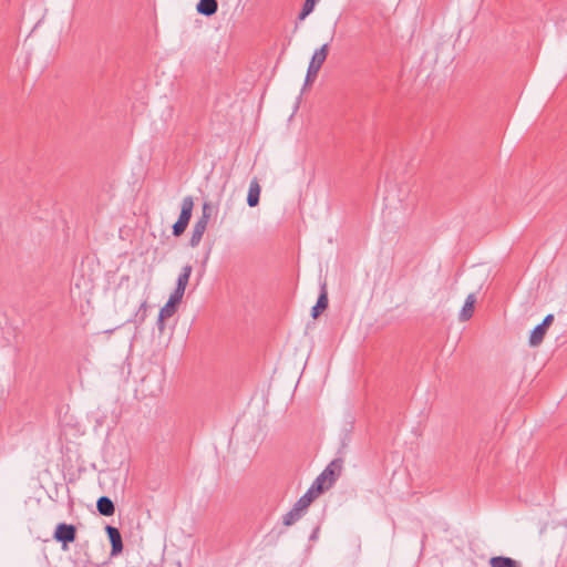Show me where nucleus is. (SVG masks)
Listing matches in <instances>:
<instances>
[{
  "label": "nucleus",
  "instance_id": "5",
  "mask_svg": "<svg viewBox=\"0 0 567 567\" xmlns=\"http://www.w3.org/2000/svg\"><path fill=\"white\" fill-rule=\"evenodd\" d=\"M208 210H209V205L207 203H205L204 207H203V216L195 223L193 231H192V237L189 240V244L192 247H196L203 238V235L207 227V220L209 217Z\"/></svg>",
  "mask_w": 567,
  "mask_h": 567
},
{
  "label": "nucleus",
  "instance_id": "11",
  "mask_svg": "<svg viewBox=\"0 0 567 567\" xmlns=\"http://www.w3.org/2000/svg\"><path fill=\"white\" fill-rule=\"evenodd\" d=\"M260 192L261 187L257 178H254L249 184L247 194V204L249 207H256L259 204Z\"/></svg>",
  "mask_w": 567,
  "mask_h": 567
},
{
  "label": "nucleus",
  "instance_id": "17",
  "mask_svg": "<svg viewBox=\"0 0 567 567\" xmlns=\"http://www.w3.org/2000/svg\"><path fill=\"white\" fill-rule=\"evenodd\" d=\"M197 11L204 16H213V0H200L197 4Z\"/></svg>",
  "mask_w": 567,
  "mask_h": 567
},
{
  "label": "nucleus",
  "instance_id": "22",
  "mask_svg": "<svg viewBox=\"0 0 567 567\" xmlns=\"http://www.w3.org/2000/svg\"><path fill=\"white\" fill-rule=\"evenodd\" d=\"M566 526H567V524H566Z\"/></svg>",
  "mask_w": 567,
  "mask_h": 567
},
{
  "label": "nucleus",
  "instance_id": "4",
  "mask_svg": "<svg viewBox=\"0 0 567 567\" xmlns=\"http://www.w3.org/2000/svg\"><path fill=\"white\" fill-rule=\"evenodd\" d=\"M194 208V202L190 196H186L182 202V209L179 217L177 221L173 225V235L178 237L181 236L185 229L187 228V225L189 223V219L192 217V212Z\"/></svg>",
  "mask_w": 567,
  "mask_h": 567
},
{
  "label": "nucleus",
  "instance_id": "7",
  "mask_svg": "<svg viewBox=\"0 0 567 567\" xmlns=\"http://www.w3.org/2000/svg\"><path fill=\"white\" fill-rule=\"evenodd\" d=\"M329 306L327 285L323 282L320 287L316 305L311 308V317L317 319Z\"/></svg>",
  "mask_w": 567,
  "mask_h": 567
},
{
  "label": "nucleus",
  "instance_id": "19",
  "mask_svg": "<svg viewBox=\"0 0 567 567\" xmlns=\"http://www.w3.org/2000/svg\"><path fill=\"white\" fill-rule=\"evenodd\" d=\"M319 532H320V527H319V526H317V527L312 530V533H311V535H310L309 539H310V540H316V539L318 538Z\"/></svg>",
  "mask_w": 567,
  "mask_h": 567
},
{
  "label": "nucleus",
  "instance_id": "10",
  "mask_svg": "<svg viewBox=\"0 0 567 567\" xmlns=\"http://www.w3.org/2000/svg\"><path fill=\"white\" fill-rule=\"evenodd\" d=\"M475 302H476L475 293H470L466 297L465 302L460 311V315H458L460 321H467L473 317Z\"/></svg>",
  "mask_w": 567,
  "mask_h": 567
},
{
  "label": "nucleus",
  "instance_id": "15",
  "mask_svg": "<svg viewBox=\"0 0 567 567\" xmlns=\"http://www.w3.org/2000/svg\"><path fill=\"white\" fill-rule=\"evenodd\" d=\"M302 509L293 504L292 508L282 516V524L291 526L302 517Z\"/></svg>",
  "mask_w": 567,
  "mask_h": 567
},
{
  "label": "nucleus",
  "instance_id": "13",
  "mask_svg": "<svg viewBox=\"0 0 567 567\" xmlns=\"http://www.w3.org/2000/svg\"><path fill=\"white\" fill-rule=\"evenodd\" d=\"M97 511L103 516H111L115 512V506L112 499L107 496H101L96 502Z\"/></svg>",
  "mask_w": 567,
  "mask_h": 567
},
{
  "label": "nucleus",
  "instance_id": "2",
  "mask_svg": "<svg viewBox=\"0 0 567 567\" xmlns=\"http://www.w3.org/2000/svg\"><path fill=\"white\" fill-rule=\"evenodd\" d=\"M343 468V458L337 457L332 460L326 468L316 477L312 485L319 489V492H326L331 488L337 480L340 477Z\"/></svg>",
  "mask_w": 567,
  "mask_h": 567
},
{
  "label": "nucleus",
  "instance_id": "3",
  "mask_svg": "<svg viewBox=\"0 0 567 567\" xmlns=\"http://www.w3.org/2000/svg\"><path fill=\"white\" fill-rule=\"evenodd\" d=\"M328 53H329V43L322 44L319 49H317L313 52V54L310 59L309 65H308V70H307V74H306V79H305V83H303V89L313 83L322 64L324 63V61L328 56Z\"/></svg>",
  "mask_w": 567,
  "mask_h": 567
},
{
  "label": "nucleus",
  "instance_id": "20",
  "mask_svg": "<svg viewBox=\"0 0 567 567\" xmlns=\"http://www.w3.org/2000/svg\"><path fill=\"white\" fill-rule=\"evenodd\" d=\"M146 306H147V303H146V301H144V302L141 305V307H140V310H143V311L145 312V310H146Z\"/></svg>",
  "mask_w": 567,
  "mask_h": 567
},
{
  "label": "nucleus",
  "instance_id": "18",
  "mask_svg": "<svg viewBox=\"0 0 567 567\" xmlns=\"http://www.w3.org/2000/svg\"><path fill=\"white\" fill-rule=\"evenodd\" d=\"M554 321V315L553 313H549L547 315L543 321L540 322L542 326H544L547 330L548 328L550 327V324L553 323Z\"/></svg>",
  "mask_w": 567,
  "mask_h": 567
},
{
  "label": "nucleus",
  "instance_id": "8",
  "mask_svg": "<svg viewBox=\"0 0 567 567\" xmlns=\"http://www.w3.org/2000/svg\"><path fill=\"white\" fill-rule=\"evenodd\" d=\"M105 530L107 533L109 539L111 542V555L116 556L123 550V542L120 530L116 527H113L111 525H107L105 527Z\"/></svg>",
  "mask_w": 567,
  "mask_h": 567
},
{
  "label": "nucleus",
  "instance_id": "12",
  "mask_svg": "<svg viewBox=\"0 0 567 567\" xmlns=\"http://www.w3.org/2000/svg\"><path fill=\"white\" fill-rule=\"evenodd\" d=\"M491 567H522V564L508 556H493L488 561Z\"/></svg>",
  "mask_w": 567,
  "mask_h": 567
},
{
  "label": "nucleus",
  "instance_id": "21",
  "mask_svg": "<svg viewBox=\"0 0 567 567\" xmlns=\"http://www.w3.org/2000/svg\"><path fill=\"white\" fill-rule=\"evenodd\" d=\"M214 8H215V13H216V12H217V10H218V2H217V0H215Z\"/></svg>",
  "mask_w": 567,
  "mask_h": 567
},
{
  "label": "nucleus",
  "instance_id": "6",
  "mask_svg": "<svg viewBox=\"0 0 567 567\" xmlns=\"http://www.w3.org/2000/svg\"><path fill=\"white\" fill-rule=\"evenodd\" d=\"M76 530L73 525L61 523L56 526L54 538L66 545L75 540Z\"/></svg>",
  "mask_w": 567,
  "mask_h": 567
},
{
  "label": "nucleus",
  "instance_id": "9",
  "mask_svg": "<svg viewBox=\"0 0 567 567\" xmlns=\"http://www.w3.org/2000/svg\"><path fill=\"white\" fill-rule=\"evenodd\" d=\"M321 494L322 492H319V489L311 484L307 492L295 503V505L305 511Z\"/></svg>",
  "mask_w": 567,
  "mask_h": 567
},
{
  "label": "nucleus",
  "instance_id": "16",
  "mask_svg": "<svg viewBox=\"0 0 567 567\" xmlns=\"http://www.w3.org/2000/svg\"><path fill=\"white\" fill-rule=\"evenodd\" d=\"M317 0H305L302 8L298 14V20H305L315 9Z\"/></svg>",
  "mask_w": 567,
  "mask_h": 567
},
{
  "label": "nucleus",
  "instance_id": "1",
  "mask_svg": "<svg viewBox=\"0 0 567 567\" xmlns=\"http://www.w3.org/2000/svg\"><path fill=\"white\" fill-rule=\"evenodd\" d=\"M190 274L192 266L187 265L183 267V270L177 278L175 290L169 296L168 301L159 310L157 319V326L159 331L164 330V320L171 318L176 312V307L182 301Z\"/></svg>",
  "mask_w": 567,
  "mask_h": 567
},
{
  "label": "nucleus",
  "instance_id": "14",
  "mask_svg": "<svg viewBox=\"0 0 567 567\" xmlns=\"http://www.w3.org/2000/svg\"><path fill=\"white\" fill-rule=\"evenodd\" d=\"M546 332H547V329L544 326H542L540 323L537 324L530 331L529 339H528L529 346L530 347H538L543 342Z\"/></svg>",
  "mask_w": 567,
  "mask_h": 567
}]
</instances>
